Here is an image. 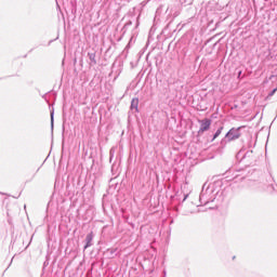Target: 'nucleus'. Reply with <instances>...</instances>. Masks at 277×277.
Wrapping results in <instances>:
<instances>
[{
	"instance_id": "obj_1",
	"label": "nucleus",
	"mask_w": 277,
	"mask_h": 277,
	"mask_svg": "<svg viewBox=\"0 0 277 277\" xmlns=\"http://www.w3.org/2000/svg\"><path fill=\"white\" fill-rule=\"evenodd\" d=\"M242 129H246V126L229 129V131L221 140L220 148H226L227 142H235V141L239 140V137H241Z\"/></svg>"
},
{
	"instance_id": "obj_2",
	"label": "nucleus",
	"mask_w": 277,
	"mask_h": 277,
	"mask_svg": "<svg viewBox=\"0 0 277 277\" xmlns=\"http://www.w3.org/2000/svg\"><path fill=\"white\" fill-rule=\"evenodd\" d=\"M213 187L211 185L207 186V183L203 184L201 193L199 195L200 205H209V202H213L215 200V195L213 194Z\"/></svg>"
},
{
	"instance_id": "obj_3",
	"label": "nucleus",
	"mask_w": 277,
	"mask_h": 277,
	"mask_svg": "<svg viewBox=\"0 0 277 277\" xmlns=\"http://www.w3.org/2000/svg\"><path fill=\"white\" fill-rule=\"evenodd\" d=\"M200 122V128L198 130V135H202V133L209 131L211 129V122L212 120L209 118H205L199 121Z\"/></svg>"
},
{
	"instance_id": "obj_4",
	"label": "nucleus",
	"mask_w": 277,
	"mask_h": 277,
	"mask_svg": "<svg viewBox=\"0 0 277 277\" xmlns=\"http://www.w3.org/2000/svg\"><path fill=\"white\" fill-rule=\"evenodd\" d=\"M92 241H94V233H89L87 236H85V239H84V247H83V250H88V248H92V246L94 245Z\"/></svg>"
},
{
	"instance_id": "obj_5",
	"label": "nucleus",
	"mask_w": 277,
	"mask_h": 277,
	"mask_svg": "<svg viewBox=\"0 0 277 277\" xmlns=\"http://www.w3.org/2000/svg\"><path fill=\"white\" fill-rule=\"evenodd\" d=\"M88 57L90 60L89 66H96V64H97V62H96V52H89Z\"/></svg>"
},
{
	"instance_id": "obj_6",
	"label": "nucleus",
	"mask_w": 277,
	"mask_h": 277,
	"mask_svg": "<svg viewBox=\"0 0 277 277\" xmlns=\"http://www.w3.org/2000/svg\"><path fill=\"white\" fill-rule=\"evenodd\" d=\"M138 105H140V100L137 97L132 98L131 106H130L131 111L133 110L136 113L140 111Z\"/></svg>"
},
{
	"instance_id": "obj_7",
	"label": "nucleus",
	"mask_w": 277,
	"mask_h": 277,
	"mask_svg": "<svg viewBox=\"0 0 277 277\" xmlns=\"http://www.w3.org/2000/svg\"><path fill=\"white\" fill-rule=\"evenodd\" d=\"M222 131H224V126H221L215 133L213 134L212 138L210 142H215V140H217V137H220V135H222Z\"/></svg>"
},
{
	"instance_id": "obj_8",
	"label": "nucleus",
	"mask_w": 277,
	"mask_h": 277,
	"mask_svg": "<svg viewBox=\"0 0 277 277\" xmlns=\"http://www.w3.org/2000/svg\"><path fill=\"white\" fill-rule=\"evenodd\" d=\"M253 151L252 150H248L246 154H243V150H240L237 155V157H241L242 155V159H248V157H252Z\"/></svg>"
},
{
	"instance_id": "obj_9",
	"label": "nucleus",
	"mask_w": 277,
	"mask_h": 277,
	"mask_svg": "<svg viewBox=\"0 0 277 277\" xmlns=\"http://www.w3.org/2000/svg\"><path fill=\"white\" fill-rule=\"evenodd\" d=\"M54 116H55V111H51V129H53V124H54V122H55V118H54Z\"/></svg>"
},
{
	"instance_id": "obj_10",
	"label": "nucleus",
	"mask_w": 277,
	"mask_h": 277,
	"mask_svg": "<svg viewBox=\"0 0 277 277\" xmlns=\"http://www.w3.org/2000/svg\"><path fill=\"white\" fill-rule=\"evenodd\" d=\"M276 92H277V88L273 89V90L268 93L267 98H272V96H274V94H276Z\"/></svg>"
},
{
	"instance_id": "obj_11",
	"label": "nucleus",
	"mask_w": 277,
	"mask_h": 277,
	"mask_svg": "<svg viewBox=\"0 0 277 277\" xmlns=\"http://www.w3.org/2000/svg\"><path fill=\"white\" fill-rule=\"evenodd\" d=\"M276 189H277V185H274V184L268 185V190L269 192H276Z\"/></svg>"
},
{
	"instance_id": "obj_12",
	"label": "nucleus",
	"mask_w": 277,
	"mask_h": 277,
	"mask_svg": "<svg viewBox=\"0 0 277 277\" xmlns=\"http://www.w3.org/2000/svg\"><path fill=\"white\" fill-rule=\"evenodd\" d=\"M239 179V175H235L234 177H233V181H237Z\"/></svg>"
},
{
	"instance_id": "obj_13",
	"label": "nucleus",
	"mask_w": 277,
	"mask_h": 277,
	"mask_svg": "<svg viewBox=\"0 0 277 277\" xmlns=\"http://www.w3.org/2000/svg\"><path fill=\"white\" fill-rule=\"evenodd\" d=\"M188 196H189V195H185V196H184L183 202H185V200H187Z\"/></svg>"
},
{
	"instance_id": "obj_14",
	"label": "nucleus",
	"mask_w": 277,
	"mask_h": 277,
	"mask_svg": "<svg viewBox=\"0 0 277 277\" xmlns=\"http://www.w3.org/2000/svg\"><path fill=\"white\" fill-rule=\"evenodd\" d=\"M238 77H241V71L238 72Z\"/></svg>"
},
{
	"instance_id": "obj_15",
	"label": "nucleus",
	"mask_w": 277,
	"mask_h": 277,
	"mask_svg": "<svg viewBox=\"0 0 277 277\" xmlns=\"http://www.w3.org/2000/svg\"><path fill=\"white\" fill-rule=\"evenodd\" d=\"M271 179H272L273 182H275L274 176L271 175Z\"/></svg>"
},
{
	"instance_id": "obj_16",
	"label": "nucleus",
	"mask_w": 277,
	"mask_h": 277,
	"mask_svg": "<svg viewBox=\"0 0 277 277\" xmlns=\"http://www.w3.org/2000/svg\"><path fill=\"white\" fill-rule=\"evenodd\" d=\"M127 25H131V22H130V23H128Z\"/></svg>"
}]
</instances>
